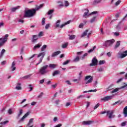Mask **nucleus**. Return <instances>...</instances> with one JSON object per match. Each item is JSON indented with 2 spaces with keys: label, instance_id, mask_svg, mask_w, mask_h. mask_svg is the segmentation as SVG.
Masks as SVG:
<instances>
[{
  "label": "nucleus",
  "instance_id": "obj_62",
  "mask_svg": "<svg viewBox=\"0 0 127 127\" xmlns=\"http://www.w3.org/2000/svg\"><path fill=\"white\" fill-rule=\"evenodd\" d=\"M62 127V125L61 124H59L58 125L55 126L54 127Z\"/></svg>",
  "mask_w": 127,
  "mask_h": 127
},
{
  "label": "nucleus",
  "instance_id": "obj_13",
  "mask_svg": "<svg viewBox=\"0 0 127 127\" xmlns=\"http://www.w3.org/2000/svg\"><path fill=\"white\" fill-rule=\"evenodd\" d=\"M93 123L94 121H83L82 122V125H84V126H89L90 125H92V124Z\"/></svg>",
  "mask_w": 127,
  "mask_h": 127
},
{
  "label": "nucleus",
  "instance_id": "obj_64",
  "mask_svg": "<svg viewBox=\"0 0 127 127\" xmlns=\"http://www.w3.org/2000/svg\"><path fill=\"white\" fill-rule=\"evenodd\" d=\"M82 53H83V51L78 52L77 53V55H81L82 54Z\"/></svg>",
  "mask_w": 127,
  "mask_h": 127
},
{
  "label": "nucleus",
  "instance_id": "obj_49",
  "mask_svg": "<svg viewBox=\"0 0 127 127\" xmlns=\"http://www.w3.org/2000/svg\"><path fill=\"white\" fill-rule=\"evenodd\" d=\"M69 6V2L68 1H64V6Z\"/></svg>",
  "mask_w": 127,
  "mask_h": 127
},
{
  "label": "nucleus",
  "instance_id": "obj_30",
  "mask_svg": "<svg viewBox=\"0 0 127 127\" xmlns=\"http://www.w3.org/2000/svg\"><path fill=\"white\" fill-rule=\"evenodd\" d=\"M96 20H97V17L94 16L91 19L90 22L91 23H93V22H95Z\"/></svg>",
  "mask_w": 127,
  "mask_h": 127
},
{
  "label": "nucleus",
  "instance_id": "obj_60",
  "mask_svg": "<svg viewBox=\"0 0 127 127\" xmlns=\"http://www.w3.org/2000/svg\"><path fill=\"white\" fill-rule=\"evenodd\" d=\"M45 79H43L40 81V84H43L44 83Z\"/></svg>",
  "mask_w": 127,
  "mask_h": 127
},
{
  "label": "nucleus",
  "instance_id": "obj_37",
  "mask_svg": "<svg viewBox=\"0 0 127 127\" xmlns=\"http://www.w3.org/2000/svg\"><path fill=\"white\" fill-rule=\"evenodd\" d=\"M23 113V112L22 111V109H21V110H19V114H18V116H17L18 118H20V116H21V115H22Z\"/></svg>",
  "mask_w": 127,
  "mask_h": 127
},
{
  "label": "nucleus",
  "instance_id": "obj_10",
  "mask_svg": "<svg viewBox=\"0 0 127 127\" xmlns=\"http://www.w3.org/2000/svg\"><path fill=\"white\" fill-rule=\"evenodd\" d=\"M114 98V95L107 96L104 97L103 98L101 99V101H104V102H107L108 101H110V100H112Z\"/></svg>",
  "mask_w": 127,
  "mask_h": 127
},
{
  "label": "nucleus",
  "instance_id": "obj_18",
  "mask_svg": "<svg viewBox=\"0 0 127 127\" xmlns=\"http://www.w3.org/2000/svg\"><path fill=\"white\" fill-rule=\"evenodd\" d=\"M33 37V40H32V42L34 43L37 39H38V35H35L32 36Z\"/></svg>",
  "mask_w": 127,
  "mask_h": 127
},
{
  "label": "nucleus",
  "instance_id": "obj_7",
  "mask_svg": "<svg viewBox=\"0 0 127 127\" xmlns=\"http://www.w3.org/2000/svg\"><path fill=\"white\" fill-rule=\"evenodd\" d=\"M45 54H46L45 52H42V53H40V54H39V55L37 56L38 58H39V57H40L41 56H42V57L40 59L38 63L36 64L37 66V65H39V64H40V63H41L42 62V60H43V58H44V57L45 56Z\"/></svg>",
  "mask_w": 127,
  "mask_h": 127
},
{
  "label": "nucleus",
  "instance_id": "obj_40",
  "mask_svg": "<svg viewBox=\"0 0 127 127\" xmlns=\"http://www.w3.org/2000/svg\"><path fill=\"white\" fill-rule=\"evenodd\" d=\"M101 1L102 0H94L93 3L94 4H97V3H100Z\"/></svg>",
  "mask_w": 127,
  "mask_h": 127
},
{
  "label": "nucleus",
  "instance_id": "obj_29",
  "mask_svg": "<svg viewBox=\"0 0 127 127\" xmlns=\"http://www.w3.org/2000/svg\"><path fill=\"white\" fill-rule=\"evenodd\" d=\"M34 120V119H33V118H31L29 120V122L27 124L28 127H29V126H30L31 125V124H32V123H33Z\"/></svg>",
  "mask_w": 127,
  "mask_h": 127
},
{
  "label": "nucleus",
  "instance_id": "obj_36",
  "mask_svg": "<svg viewBox=\"0 0 127 127\" xmlns=\"http://www.w3.org/2000/svg\"><path fill=\"white\" fill-rule=\"evenodd\" d=\"M47 47V45H44L42 47V48H41V51H44V50H45V49H46Z\"/></svg>",
  "mask_w": 127,
  "mask_h": 127
},
{
  "label": "nucleus",
  "instance_id": "obj_32",
  "mask_svg": "<svg viewBox=\"0 0 127 127\" xmlns=\"http://www.w3.org/2000/svg\"><path fill=\"white\" fill-rule=\"evenodd\" d=\"M61 22V20H58L56 23V27H59V26H60Z\"/></svg>",
  "mask_w": 127,
  "mask_h": 127
},
{
  "label": "nucleus",
  "instance_id": "obj_19",
  "mask_svg": "<svg viewBox=\"0 0 127 127\" xmlns=\"http://www.w3.org/2000/svg\"><path fill=\"white\" fill-rule=\"evenodd\" d=\"M19 6H17L16 7H12L10 9L11 11H12V12H15L17 9H18V8H19Z\"/></svg>",
  "mask_w": 127,
  "mask_h": 127
},
{
  "label": "nucleus",
  "instance_id": "obj_1",
  "mask_svg": "<svg viewBox=\"0 0 127 127\" xmlns=\"http://www.w3.org/2000/svg\"><path fill=\"white\" fill-rule=\"evenodd\" d=\"M43 4H41L39 6H37L35 9L25 10L24 14V17L26 18L32 17V16H33V15L35 14L36 10H38V9H40V8H42V7H43Z\"/></svg>",
  "mask_w": 127,
  "mask_h": 127
},
{
  "label": "nucleus",
  "instance_id": "obj_61",
  "mask_svg": "<svg viewBox=\"0 0 127 127\" xmlns=\"http://www.w3.org/2000/svg\"><path fill=\"white\" fill-rule=\"evenodd\" d=\"M114 35H115V36H119V35H120V33H119L118 32H115Z\"/></svg>",
  "mask_w": 127,
  "mask_h": 127
},
{
  "label": "nucleus",
  "instance_id": "obj_27",
  "mask_svg": "<svg viewBox=\"0 0 127 127\" xmlns=\"http://www.w3.org/2000/svg\"><path fill=\"white\" fill-rule=\"evenodd\" d=\"M31 76H32V74H29L21 77V79H29V78H30Z\"/></svg>",
  "mask_w": 127,
  "mask_h": 127
},
{
  "label": "nucleus",
  "instance_id": "obj_47",
  "mask_svg": "<svg viewBox=\"0 0 127 127\" xmlns=\"http://www.w3.org/2000/svg\"><path fill=\"white\" fill-rule=\"evenodd\" d=\"M41 37V36H43V32H40L38 34V37Z\"/></svg>",
  "mask_w": 127,
  "mask_h": 127
},
{
  "label": "nucleus",
  "instance_id": "obj_44",
  "mask_svg": "<svg viewBox=\"0 0 127 127\" xmlns=\"http://www.w3.org/2000/svg\"><path fill=\"white\" fill-rule=\"evenodd\" d=\"M100 107V103H97L93 108L94 110H97V108Z\"/></svg>",
  "mask_w": 127,
  "mask_h": 127
},
{
  "label": "nucleus",
  "instance_id": "obj_23",
  "mask_svg": "<svg viewBox=\"0 0 127 127\" xmlns=\"http://www.w3.org/2000/svg\"><path fill=\"white\" fill-rule=\"evenodd\" d=\"M5 53V50L2 49L0 53V58H2V56H3V54Z\"/></svg>",
  "mask_w": 127,
  "mask_h": 127
},
{
  "label": "nucleus",
  "instance_id": "obj_25",
  "mask_svg": "<svg viewBox=\"0 0 127 127\" xmlns=\"http://www.w3.org/2000/svg\"><path fill=\"white\" fill-rule=\"evenodd\" d=\"M69 40H73L74 39H75V38H76V36L75 35H69Z\"/></svg>",
  "mask_w": 127,
  "mask_h": 127
},
{
  "label": "nucleus",
  "instance_id": "obj_26",
  "mask_svg": "<svg viewBox=\"0 0 127 127\" xmlns=\"http://www.w3.org/2000/svg\"><path fill=\"white\" fill-rule=\"evenodd\" d=\"M88 31H89V30H85L81 35V37H84L85 36H86V35H87V34H88Z\"/></svg>",
  "mask_w": 127,
  "mask_h": 127
},
{
  "label": "nucleus",
  "instance_id": "obj_28",
  "mask_svg": "<svg viewBox=\"0 0 127 127\" xmlns=\"http://www.w3.org/2000/svg\"><path fill=\"white\" fill-rule=\"evenodd\" d=\"M60 73V71L59 70H55L53 73V76L54 77V76H56V75H58Z\"/></svg>",
  "mask_w": 127,
  "mask_h": 127
},
{
  "label": "nucleus",
  "instance_id": "obj_11",
  "mask_svg": "<svg viewBox=\"0 0 127 127\" xmlns=\"http://www.w3.org/2000/svg\"><path fill=\"white\" fill-rule=\"evenodd\" d=\"M106 113L109 119H113L115 118V115H114V111L113 110L108 111Z\"/></svg>",
  "mask_w": 127,
  "mask_h": 127
},
{
  "label": "nucleus",
  "instance_id": "obj_56",
  "mask_svg": "<svg viewBox=\"0 0 127 127\" xmlns=\"http://www.w3.org/2000/svg\"><path fill=\"white\" fill-rule=\"evenodd\" d=\"M50 26V25L49 24L46 25L45 29H48V28H49Z\"/></svg>",
  "mask_w": 127,
  "mask_h": 127
},
{
  "label": "nucleus",
  "instance_id": "obj_43",
  "mask_svg": "<svg viewBox=\"0 0 127 127\" xmlns=\"http://www.w3.org/2000/svg\"><path fill=\"white\" fill-rule=\"evenodd\" d=\"M96 91H97V89L90 90L89 91H85L83 92V93H89V92H96Z\"/></svg>",
  "mask_w": 127,
  "mask_h": 127
},
{
  "label": "nucleus",
  "instance_id": "obj_53",
  "mask_svg": "<svg viewBox=\"0 0 127 127\" xmlns=\"http://www.w3.org/2000/svg\"><path fill=\"white\" fill-rule=\"evenodd\" d=\"M83 27H84V24L83 23H80L79 25V28H83Z\"/></svg>",
  "mask_w": 127,
  "mask_h": 127
},
{
  "label": "nucleus",
  "instance_id": "obj_31",
  "mask_svg": "<svg viewBox=\"0 0 127 127\" xmlns=\"http://www.w3.org/2000/svg\"><path fill=\"white\" fill-rule=\"evenodd\" d=\"M121 90V88H116L111 91V93L113 94L114 93H117L119 90Z\"/></svg>",
  "mask_w": 127,
  "mask_h": 127
},
{
  "label": "nucleus",
  "instance_id": "obj_39",
  "mask_svg": "<svg viewBox=\"0 0 127 127\" xmlns=\"http://www.w3.org/2000/svg\"><path fill=\"white\" fill-rule=\"evenodd\" d=\"M8 123H9V121L7 120L6 121L0 122V125H6V124H8Z\"/></svg>",
  "mask_w": 127,
  "mask_h": 127
},
{
  "label": "nucleus",
  "instance_id": "obj_57",
  "mask_svg": "<svg viewBox=\"0 0 127 127\" xmlns=\"http://www.w3.org/2000/svg\"><path fill=\"white\" fill-rule=\"evenodd\" d=\"M84 95H79V96H78L77 97V99H81V98H84Z\"/></svg>",
  "mask_w": 127,
  "mask_h": 127
},
{
  "label": "nucleus",
  "instance_id": "obj_59",
  "mask_svg": "<svg viewBox=\"0 0 127 127\" xmlns=\"http://www.w3.org/2000/svg\"><path fill=\"white\" fill-rule=\"evenodd\" d=\"M18 22H21V23H23L24 22V21L23 20L20 19L18 20Z\"/></svg>",
  "mask_w": 127,
  "mask_h": 127
},
{
  "label": "nucleus",
  "instance_id": "obj_33",
  "mask_svg": "<svg viewBox=\"0 0 127 127\" xmlns=\"http://www.w3.org/2000/svg\"><path fill=\"white\" fill-rule=\"evenodd\" d=\"M41 47V45H39V44H37L36 45L34 48H33V50H35L36 49H37L38 48H40V47Z\"/></svg>",
  "mask_w": 127,
  "mask_h": 127
},
{
  "label": "nucleus",
  "instance_id": "obj_34",
  "mask_svg": "<svg viewBox=\"0 0 127 127\" xmlns=\"http://www.w3.org/2000/svg\"><path fill=\"white\" fill-rule=\"evenodd\" d=\"M80 60V57L77 56L73 60V62H79Z\"/></svg>",
  "mask_w": 127,
  "mask_h": 127
},
{
  "label": "nucleus",
  "instance_id": "obj_17",
  "mask_svg": "<svg viewBox=\"0 0 127 127\" xmlns=\"http://www.w3.org/2000/svg\"><path fill=\"white\" fill-rule=\"evenodd\" d=\"M11 71H14V70H15V69H16V67H15V63L14 62H13L12 63V64L11 66Z\"/></svg>",
  "mask_w": 127,
  "mask_h": 127
},
{
  "label": "nucleus",
  "instance_id": "obj_9",
  "mask_svg": "<svg viewBox=\"0 0 127 127\" xmlns=\"http://www.w3.org/2000/svg\"><path fill=\"white\" fill-rule=\"evenodd\" d=\"M98 65V59L96 58V57H94L93 58V59L91 61V63L90 64V66H97Z\"/></svg>",
  "mask_w": 127,
  "mask_h": 127
},
{
  "label": "nucleus",
  "instance_id": "obj_6",
  "mask_svg": "<svg viewBox=\"0 0 127 127\" xmlns=\"http://www.w3.org/2000/svg\"><path fill=\"white\" fill-rule=\"evenodd\" d=\"M45 54H46L45 52H42V53H40V54H39V55L37 56L38 58H39V57H40L41 56H42V57L40 59L38 63L36 64L37 66V65H39V64H40V63H41L42 62V60H43V58H44V57L45 56Z\"/></svg>",
  "mask_w": 127,
  "mask_h": 127
},
{
  "label": "nucleus",
  "instance_id": "obj_38",
  "mask_svg": "<svg viewBox=\"0 0 127 127\" xmlns=\"http://www.w3.org/2000/svg\"><path fill=\"white\" fill-rule=\"evenodd\" d=\"M95 49H96V46H94L93 47V49L89 50L88 51V53H92V52H93V51H94V50H95Z\"/></svg>",
  "mask_w": 127,
  "mask_h": 127
},
{
  "label": "nucleus",
  "instance_id": "obj_35",
  "mask_svg": "<svg viewBox=\"0 0 127 127\" xmlns=\"http://www.w3.org/2000/svg\"><path fill=\"white\" fill-rule=\"evenodd\" d=\"M54 12V9H51L48 11L47 14L48 15H50L51 14H52Z\"/></svg>",
  "mask_w": 127,
  "mask_h": 127
},
{
  "label": "nucleus",
  "instance_id": "obj_3",
  "mask_svg": "<svg viewBox=\"0 0 127 127\" xmlns=\"http://www.w3.org/2000/svg\"><path fill=\"white\" fill-rule=\"evenodd\" d=\"M7 37H8V34H6L4 37L0 38V48L3 46V44L7 41Z\"/></svg>",
  "mask_w": 127,
  "mask_h": 127
},
{
  "label": "nucleus",
  "instance_id": "obj_51",
  "mask_svg": "<svg viewBox=\"0 0 127 127\" xmlns=\"http://www.w3.org/2000/svg\"><path fill=\"white\" fill-rule=\"evenodd\" d=\"M42 96H43V93L42 92L40 94V95H38V98L39 99H41V98H42Z\"/></svg>",
  "mask_w": 127,
  "mask_h": 127
},
{
  "label": "nucleus",
  "instance_id": "obj_16",
  "mask_svg": "<svg viewBox=\"0 0 127 127\" xmlns=\"http://www.w3.org/2000/svg\"><path fill=\"white\" fill-rule=\"evenodd\" d=\"M123 114L124 115L125 118L127 117V106L125 107L123 109Z\"/></svg>",
  "mask_w": 127,
  "mask_h": 127
},
{
  "label": "nucleus",
  "instance_id": "obj_45",
  "mask_svg": "<svg viewBox=\"0 0 127 127\" xmlns=\"http://www.w3.org/2000/svg\"><path fill=\"white\" fill-rule=\"evenodd\" d=\"M45 24V18H43L42 20V25Z\"/></svg>",
  "mask_w": 127,
  "mask_h": 127
},
{
  "label": "nucleus",
  "instance_id": "obj_22",
  "mask_svg": "<svg viewBox=\"0 0 127 127\" xmlns=\"http://www.w3.org/2000/svg\"><path fill=\"white\" fill-rule=\"evenodd\" d=\"M71 22V21H68L67 22H65L64 24H63L60 26V28H63L64 26L67 25V24H69Z\"/></svg>",
  "mask_w": 127,
  "mask_h": 127
},
{
  "label": "nucleus",
  "instance_id": "obj_50",
  "mask_svg": "<svg viewBox=\"0 0 127 127\" xmlns=\"http://www.w3.org/2000/svg\"><path fill=\"white\" fill-rule=\"evenodd\" d=\"M69 62H70V61L67 60V61L64 62L63 64H64V65H67V64H68Z\"/></svg>",
  "mask_w": 127,
  "mask_h": 127
},
{
  "label": "nucleus",
  "instance_id": "obj_14",
  "mask_svg": "<svg viewBox=\"0 0 127 127\" xmlns=\"http://www.w3.org/2000/svg\"><path fill=\"white\" fill-rule=\"evenodd\" d=\"M57 66V64H51L48 65V67H49L50 69H55Z\"/></svg>",
  "mask_w": 127,
  "mask_h": 127
},
{
  "label": "nucleus",
  "instance_id": "obj_52",
  "mask_svg": "<svg viewBox=\"0 0 127 127\" xmlns=\"http://www.w3.org/2000/svg\"><path fill=\"white\" fill-rule=\"evenodd\" d=\"M98 72H103V71H104V69L102 67H100L98 69Z\"/></svg>",
  "mask_w": 127,
  "mask_h": 127
},
{
  "label": "nucleus",
  "instance_id": "obj_58",
  "mask_svg": "<svg viewBox=\"0 0 127 127\" xmlns=\"http://www.w3.org/2000/svg\"><path fill=\"white\" fill-rule=\"evenodd\" d=\"M107 56H108V57H111L112 56V54L110 52L107 53Z\"/></svg>",
  "mask_w": 127,
  "mask_h": 127
},
{
  "label": "nucleus",
  "instance_id": "obj_54",
  "mask_svg": "<svg viewBox=\"0 0 127 127\" xmlns=\"http://www.w3.org/2000/svg\"><path fill=\"white\" fill-rule=\"evenodd\" d=\"M123 79H124L123 78H121L118 79V80H117V83H120V82H122V81Z\"/></svg>",
  "mask_w": 127,
  "mask_h": 127
},
{
  "label": "nucleus",
  "instance_id": "obj_15",
  "mask_svg": "<svg viewBox=\"0 0 127 127\" xmlns=\"http://www.w3.org/2000/svg\"><path fill=\"white\" fill-rule=\"evenodd\" d=\"M60 53H61V51H60L55 52L52 54V57H55V56H57V55H59Z\"/></svg>",
  "mask_w": 127,
  "mask_h": 127
},
{
  "label": "nucleus",
  "instance_id": "obj_5",
  "mask_svg": "<svg viewBox=\"0 0 127 127\" xmlns=\"http://www.w3.org/2000/svg\"><path fill=\"white\" fill-rule=\"evenodd\" d=\"M84 80L85 81H87V80H88L85 82V84H90V83H92L93 82V80H94V77L91 75H87L86 76H85Z\"/></svg>",
  "mask_w": 127,
  "mask_h": 127
},
{
  "label": "nucleus",
  "instance_id": "obj_21",
  "mask_svg": "<svg viewBox=\"0 0 127 127\" xmlns=\"http://www.w3.org/2000/svg\"><path fill=\"white\" fill-rule=\"evenodd\" d=\"M21 84L20 83H17L15 87L16 90H21Z\"/></svg>",
  "mask_w": 127,
  "mask_h": 127
},
{
  "label": "nucleus",
  "instance_id": "obj_48",
  "mask_svg": "<svg viewBox=\"0 0 127 127\" xmlns=\"http://www.w3.org/2000/svg\"><path fill=\"white\" fill-rule=\"evenodd\" d=\"M8 115H11L12 114V110L11 109H9L8 110Z\"/></svg>",
  "mask_w": 127,
  "mask_h": 127
},
{
  "label": "nucleus",
  "instance_id": "obj_4",
  "mask_svg": "<svg viewBox=\"0 0 127 127\" xmlns=\"http://www.w3.org/2000/svg\"><path fill=\"white\" fill-rule=\"evenodd\" d=\"M114 42H115V40L112 39V40L105 41L103 45V46H105V47H109V46H112L114 44Z\"/></svg>",
  "mask_w": 127,
  "mask_h": 127
},
{
  "label": "nucleus",
  "instance_id": "obj_46",
  "mask_svg": "<svg viewBox=\"0 0 127 127\" xmlns=\"http://www.w3.org/2000/svg\"><path fill=\"white\" fill-rule=\"evenodd\" d=\"M127 126V122H124L121 124V127H126Z\"/></svg>",
  "mask_w": 127,
  "mask_h": 127
},
{
  "label": "nucleus",
  "instance_id": "obj_55",
  "mask_svg": "<svg viewBox=\"0 0 127 127\" xmlns=\"http://www.w3.org/2000/svg\"><path fill=\"white\" fill-rule=\"evenodd\" d=\"M120 3H121V0H119L116 2L115 4L116 5H119V4H120Z\"/></svg>",
  "mask_w": 127,
  "mask_h": 127
},
{
  "label": "nucleus",
  "instance_id": "obj_2",
  "mask_svg": "<svg viewBox=\"0 0 127 127\" xmlns=\"http://www.w3.org/2000/svg\"><path fill=\"white\" fill-rule=\"evenodd\" d=\"M48 68V65H45L44 66H42L39 70V74L43 76L44 75H46L47 73H48V70L47 68Z\"/></svg>",
  "mask_w": 127,
  "mask_h": 127
},
{
  "label": "nucleus",
  "instance_id": "obj_24",
  "mask_svg": "<svg viewBox=\"0 0 127 127\" xmlns=\"http://www.w3.org/2000/svg\"><path fill=\"white\" fill-rule=\"evenodd\" d=\"M120 45H121V41H117L114 47L115 49H117V48H118V47H119Z\"/></svg>",
  "mask_w": 127,
  "mask_h": 127
},
{
  "label": "nucleus",
  "instance_id": "obj_41",
  "mask_svg": "<svg viewBox=\"0 0 127 127\" xmlns=\"http://www.w3.org/2000/svg\"><path fill=\"white\" fill-rule=\"evenodd\" d=\"M106 63V61L105 60L100 61L99 62V65H103V64H105Z\"/></svg>",
  "mask_w": 127,
  "mask_h": 127
},
{
  "label": "nucleus",
  "instance_id": "obj_12",
  "mask_svg": "<svg viewBox=\"0 0 127 127\" xmlns=\"http://www.w3.org/2000/svg\"><path fill=\"white\" fill-rule=\"evenodd\" d=\"M30 114V112H27L22 117V118L19 120V122L21 123V122H24V120L26 118H27L28 116H29V114Z\"/></svg>",
  "mask_w": 127,
  "mask_h": 127
},
{
  "label": "nucleus",
  "instance_id": "obj_8",
  "mask_svg": "<svg viewBox=\"0 0 127 127\" xmlns=\"http://www.w3.org/2000/svg\"><path fill=\"white\" fill-rule=\"evenodd\" d=\"M86 11L84 12V14L83 15V17L85 18H87V17H89V15H91V14H96V13H97L98 12L97 11H93L91 12L90 14H89V10L85 9Z\"/></svg>",
  "mask_w": 127,
  "mask_h": 127
},
{
  "label": "nucleus",
  "instance_id": "obj_42",
  "mask_svg": "<svg viewBox=\"0 0 127 127\" xmlns=\"http://www.w3.org/2000/svg\"><path fill=\"white\" fill-rule=\"evenodd\" d=\"M67 46H68V43H65L62 45V48H66Z\"/></svg>",
  "mask_w": 127,
  "mask_h": 127
},
{
  "label": "nucleus",
  "instance_id": "obj_20",
  "mask_svg": "<svg viewBox=\"0 0 127 127\" xmlns=\"http://www.w3.org/2000/svg\"><path fill=\"white\" fill-rule=\"evenodd\" d=\"M126 56H127V51H126L121 54V58H125V57H126Z\"/></svg>",
  "mask_w": 127,
  "mask_h": 127
},
{
  "label": "nucleus",
  "instance_id": "obj_63",
  "mask_svg": "<svg viewBox=\"0 0 127 127\" xmlns=\"http://www.w3.org/2000/svg\"><path fill=\"white\" fill-rule=\"evenodd\" d=\"M65 83H66L68 85H71V82H70V81H69V80H66V81H65Z\"/></svg>",
  "mask_w": 127,
  "mask_h": 127
}]
</instances>
